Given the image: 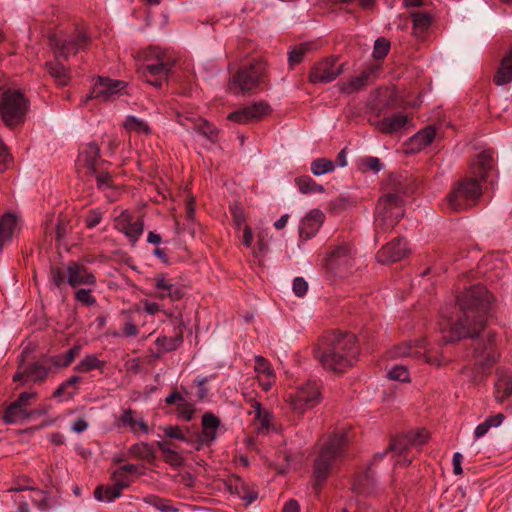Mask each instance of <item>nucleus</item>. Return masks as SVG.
I'll return each mask as SVG.
<instances>
[{
    "label": "nucleus",
    "instance_id": "nucleus-1",
    "mask_svg": "<svg viewBox=\"0 0 512 512\" xmlns=\"http://www.w3.org/2000/svg\"><path fill=\"white\" fill-rule=\"evenodd\" d=\"M492 300L493 296L484 286H473L458 297L456 317L441 324L445 343L464 338L473 339L474 358L482 369L489 368L499 358L494 334L488 333L484 338H478L485 327L486 315Z\"/></svg>",
    "mask_w": 512,
    "mask_h": 512
},
{
    "label": "nucleus",
    "instance_id": "nucleus-2",
    "mask_svg": "<svg viewBox=\"0 0 512 512\" xmlns=\"http://www.w3.org/2000/svg\"><path fill=\"white\" fill-rule=\"evenodd\" d=\"M493 165V152L491 150L480 152L470 165L473 177L460 179L447 195L448 207L454 211H462L474 205L482 193L481 180H485Z\"/></svg>",
    "mask_w": 512,
    "mask_h": 512
},
{
    "label": "nucleus",
    "instance_id": "nucleus-3",
    "mask_svg": "<svg viewBox=\"0 0 512 512\" xmlns=\"http://www.w3.org/2000/svg\"><path fill=\"white\" fill-rule=\"evenodd\" d=\"M314 355L324 369L337 373L351 367L358 355L356 336L351 333H340L333 336L329 346L322 350L314 349Z\"/></svg>",
    "mask_w": 512,
    "mask_h": 512
},
{
    "label": "nucleus",
    "instance_id": "nucleus-4",
    "mask_svg": "<svg viewBox=\"0 0 512 512\" xmlns=\"http://www.w3.org/2000/svg\"><path fill=\"white\" fill-rule=\"evenodd\" d=\"M134 57L140 63L139 72L143 79L156 88L162 87L175 64L168 50L155 45L138 50Z\"/></svg>",
    "mask_w": 512,
    "mask_h": 512
},
{
    "label": "nucleus",
    "instance_id": "nucleus-5",
    "mask_svg": "<svg viewBox=\"0 0 512 512\" xmlns=\"http://www.w3.org/2000/svg\"><path fill=\"white\" fill-rule=\"evenodd\" d=\"M347 443V434L344 431H337L330 435L322 446L314 463V476L318 485L327 479L332 467L342 457Z\"/></svg>",
    "mask_w": 512,
    "mask_h": 512
},
{
    "label": "nucleus",
    "instance_id": "nucleus-6",
    "mask_svg": "<svg viewBox=\"0 0 512 512\" xmlns=\"http://www.w3.org/2000/svg\"><path fill=\"white\" fill-rule=\"evenodd\" d=\"M403 215V200L398 190L381 197L378 201L375 219L376 237H379L380 233L392 230Z\"/></svg>",
    "mask_w": 512,
    "mask_h": 512
},
{
    "label": "nucleus",
    "instance_id": "nucleus-7",
    "mask_svg": "<svg viewBox=\"0 0 512 512\" xmlns=\"http://www.w3.org/2000/svg\"><path fill=\"white\" fill-rule=\"evenodd\" d=\"M428 438L429 433L425 429L397 437L392 440L388 449L383 453H377L374 458L381 459L388 452H391L393 457H399V459L396 460V465H409L412 462V457L409 455L412 454L414 450L418 452L421 446L427 442Z\"/></svg>",
    "mask_w": 512,
    "mask_h": 512
},
{
    "label": "nucleus",
    "instance_id": "nucleus-8",
    "mask_svg": "<svg viewBox=\"0 0 512 512\" xmlns=\"http://www.w3.org/2000/svg\"><path fill=\"white\" fill-rule=\"evenodd\" d=\"M355 265V249L348 242L335 246L326 258V272L334 277H346Z\"/></svg>",
    "mask_w": 512,
    "mask_h": 512
},
{
    "label": "nucleus",
    "instance_id": "nucleus-9",
    "mask_svg": "<svg viewBox=\"0 0 512 512\" xmlns=\"http://www.w3.org/2000/svg\"><path fill=\"white\" fill-rule=\"evenodd\" d=\"M28 100L19 90H7L0 100V115L6 126L20 123L28 110Z\"/></svg>",
    "mask_w": 512,
    "mask_h": 512
},
{
    "label": "nucleus",
    "instance_id": "nucleus-10",
    "mask_svg": "<svg viewBox=\"0 0 512 512\" xmlns=\"http://www.w3.org/2000/svg\"><path fill=\"white\" fill-rule=\"evenodd\" d=\"M321 401V392L316 382L307 381L300 385L294 394L289 395L288 403L292 411L303 415Z\"/></svg>",
    "mask_w": 512,
    "mask_h": 512
},
{
    "label": "nucleus",
    "instance_id": "nucleus-11",
    "mask_svg": "<svg viewBox=\"0 0 512 512\" xmlns=\"http://www.w3.org/2000/svg\"><path fill=\"white\" fill-rule=\"evenodd\" d=\"M264 73V65L253 63L237 71L229 82V89L235 94H245L254 89L260 82Z\"/></svg>",
    "mask_w": 512,
    "mask_h": 512
},
{
    "label": "nucleus",
    "instance_id": "nucleus-12",
    "mask_svg": "<svg viewBox=\"0 0 512 512\" xmlns=\"http://www.w3.org/2000/svg\"><path fill=\"white\" fill-rule=\"evenodd\" d=\"M49 41L50 45L56 49L55 53L64 58L85 49L89 44V38L84 32H78L70 38L53 35Z\"/></svg>",
    "mask_w": 512,
    "mask_h": 512
},
{
    "label": "nucleus",
    "instance_id": "nucleus-13",
    "mask_svg": "<svg viewBox=\"0 0 512 512\" xmlns=\"http://www.w3.org/2000/svg\"><path fill=\"white\" fill-rule=\"evenodd\" d=\"M125 87L126 84L123 81L99 77L94 83L90 94L85 97L84 102L90 99L109 101L120 95Z\"/></svg>",
    "mask_w": 512,
    "mask_h": 512
},
{
    "label": "nucleus",
    "instance_id": "nucleus-14",
    "mask_svg": "<svg viewBox=\"0 0 512 512\" xmlns=\"http://www.w3.org/2000/svg\"><path fill=\"white\" fill-rule=\"evenodd\" d=\"M114 227L123 233L132 244H135L144 231V221L142 218L132 220V215L128 210H122L114 219Z\"/></svg>",
    "mask_w": 512,
    "mask_h": 512
},
{
    "label": "nucleus",
    "instance_id": "nucleus-15",
    "mask_svg": "<svg viewBox=\"0 0 512 512\" xmlns=\"http://www.w3.org/2000/svg\"><path fill=\"white\" fill-rule=\"evenodd\" d=\"M271 112L270 105L266 101H258L250 106L230 113L226 118L230 121L246 124L253 121H260Z\"/></svg>",
    "mask_w": 512,
    "mask_h": 512
},
{
    "label": "nucleus",
    "instance_id": "nucleus-16",
    "mask_svg": "<svg viewBox=\"0 0 512 512\" xmlns=\"http://www.w3.org/2000/svg\"><path fill=\"white\" fill-rule=\"evenodd\" d=\"M104 164L100 160V148L94 142L88 143L81 148L76 161L78 170H86L89 174L98 172L99 168L104 166Z\"/></svg>",
    "mask_w": 512,
    "mask_h": 512
},
{
    "label": "nucleus",
    "instance_id": "nucleus-17",
    "mask_svg": "<svg viewBox=\"0 0 512 512\" xmlns=\"http://www.w3.org/2000/svg\"><path fill=\"white\" fill-rule=\"evenodd\" d=\"M336 59L330 58L315 65L309 75L312 83H329L343 72V65H336Z\"/></svg>",
    "mask_w": 512,
    "mask_h": 512
},
{
    "label": "nucleus",
    "instance_id": "nucleus-18",
    "mask_svg": "<svg viewBox=\"0 0 512 512\" xmlns=\"http://www.w3.org/2000/svg\"><path fill=\"white\" fill-rule=\"evenodd\" d=\"M409 253L406 241L398 238L387 243L377 253V261L381 264H388L402 260Z\"/></svg>",
    "mask_w": 512,
    "mask_h": 512
},
{
    "label": "nucleus",
    "instance_id": "nucleus-19",
    "mask_svg": "<svg viewBox=\"0 0 512 512\" xmlns=\"http://www.w3.org/2000/svg\"><path fill=\"white\" fill-rule=\"evenodd\" d=\"M115 426L119 429L127 428L134 435L139 432L149 433V427L143 417L131 408L124 409L119 417L115 420Z\"/></svg>",
    "mask_w": 512,
    "mask_h": 512
},
{
    "label": "nucleus",
    "instance_id": "nucleus-20",
    "mask_svg": "<svg viewBox=\"0 0 512 512\" xmlns=\"http://www.w3.org/2000/svg\"><path fill=\"white\" fill-rule=\"evenodd\" d=\"M226 490H229L235 498L244 500L246 505H250L258 497V493L236 475H231L226 479Z\"/></svg>",
    "mask_w": 512,
    "mask_h": 512
},
{
    "label": "nucleus",
    "instance_id": "nucleus-21",
    "mask_svg": "<svg viewBox=\"0 0 512 512\" xmlns=\"http://www.w3.org/2000/svg\"><path fill=\"white\" fill-rule=\"evenodd\" d=\"M325 215L320 209L311 210L301 221L299 234L305 239L314 237L324 223Z\"/></svg>",
    "mask_w": 512,
    "mask_h": 512
},
{
    "label": "nucleus",
    "instance_id": "nucleus-22",
    "mask_svg": "<svg viewBox=\"0 0 512 512\" xmlns=\"http://www.w3.org/2000/svg\"><path fill=\"white\" fill-rule=\"evenodd\" d=\"M246 400L251 403L254 413V419L257 423V430L261 433H267L273 428V416L264 409L260 402L253 399L251 395H244Z\"/></svg>",
    "mask_w": 512,
    "mask_h": 512
},
{
    "label": "nucleus",
    "instance_id": "nucleus-23",
    "mask_svg": "<svg viewBox=\"0 0 512 512\" xmlns=\"http://www.w3.org/2000/svg\"><path fill=\"white\" fill-rule=\"evenodd\" d=\"M68 283L71 286L92 285L95 283V276L83 265L72 263L67 267Z\"/></svg>",
    "mask_w": 512,
    "mask_h": 512
},
{
    "label": "nucleus",
    "instance_id": "nucleus-24",
    "mask_svg": "<svg viewBox=\"0 0 512 512\" xmlns=\"http://www.w3.org/2000/svg\"><path fill=\"white\" fill-rule=\"evenodd\" d=\"M425 351L424 341H417L415 346H412L410 342H405L395 347L392 351V355L393 357H423L427 363H433L432 359L426 355Z\"/></svg>",
    "mask_w": 512,
    "mask_h": 512
},
{
    "label": "nucleus",
    "instance_id": "nucleus-25",
    "mask_svg": "<svg viewBox=\"0 0 512 512\" xmlns=\"http://www.w3.org/2000/svg\"><path fill=\"white\" fill-rule=\"evenodd\" d=\"M18 229V220L14 214L7 213L0 218V251L12 242Z\"/></svg>",
    "mask_w": 512,
    "mask_h": 512
},
{
    "label": "nucleus",
    "instance_id": "nucleus-26",
    "mask_svg": "<svg viewBox=\"0 0 512 512\" xmlns=\"http://www.w3.org/2000/svg\"><path fill=\"white\" fill-rule=\"evenodd\" d=\"M493 81L497 86H502L512 82V46L502 57Z\"/></svg>",
    "mask_w": 512,
    "mask_h": 512
},
{
    "label": "nucleus",
    "instance_id": "nucleus-27",
    "mask_svg": "<svg viewBox=\"0 0 512 512\" xmlns=\"http://www.w3.org/2000/svg\"><path fill=\"white\" fill-rule=\"evenodd\" d=\"M408 122V117L405 114H395L385 117L377 122L376 127L379 131L385 134H393L400 131Z\"/></svg>",
    "mask_w": 512,
    "mask_h": 512
},
{
    "label": "nucleus",
    "instance_id": "nucleus-28",
    "mask_svg": "<svg viewBox=\"0 0 512 512\" xmlns=\"http://www.w3.org/2000/svg\"><path fill=\"white\" fill-rule=\"evenodd\" d=\"M436 137V129L434 126H427L418 131L410 138L411 150L421 151L429 146Z\"/></svg>",
    "mask_w": 512,
    "mask_h": 512
},
{
    "label": "nucleus",
    "instance_id": "nucleus-29",
    "mask_svg": "<svg viewBox=\"0 0 512 512\" xmlns=\"http://www.w3.org/2000/svg\"><path fill=\"white\" fill-rule=\"evenodd\" d=\"M220 426V420L212 413H205L202 417V436L201 442L209 444L216 438L217 430Z\"/></svg>",
    "mask_w": 512,
    "mask_h": 512
},
{
    "label": "nucleus",
    "instance_id": "nucleus-30",
    "mask_svg": "<svg viewBox=\"0 0 512 512\" xmlns=\"http://www.w3.org/2000/svg\"><path fill=\"white\" fill-rule=\"evenodd\" d=\"M137 472V466L135 464H127L114 470L111 474V480L121 490L129 487L132 482L129 474Z\"/></svg>",
    "mask_w": 512,
    "mask_h": 512
},
{
    "label": "nucleus",
    "instance_id": "nucleus-31",
    "mask_svg": "<svg viewBox=\"0 0 512 512\" xmlns=\"http://www.w3.org/2000/svg\"><path fill=\"white\" fill-rule=\"evenodd\" d=\"M31 418V414L28 413L26 408L13 402L4 411L3 420L7 424H16Z\"/></svg>",
    "mask_w": 512,
    "mask_h": 512
},
{
    "label": "nucleus",
    "instance_id": "nucleus-32",
    "mask_svg": "<svg viewBox=\"0 0 512 512\" xmlns=\"http://www.w3.org/2000/svg\"><path fill=\"white\" fill-rule=\"evenodd\" d=\"M178 122L181 125L185 126L188 131L193 130L205 137L210 138L213 134L211 125L203 119L199 118V119L195 120V119H190L187 117L182 119L181 117H179Z\"/></svg>",
    "mask_w": 512,
    "mask_h": 512
},
{
    "label": "nucleus",
    "instance_id": "nucleus-33",
    "mask_svg": "<svg viewBox=\"0 0 512 512\" xmlns=\"http://www.w3.org/2000/svg\"><path fill=\"white\" fill-rule=\"evenodd\" d=\"M512 394V373L501 375L495 383V398L505 401Z\"/></svg>",
    "mask_w": 512,
    "mask_h": 512
},
{
    "label": "nucleus",
    "instance_id": "nucleus-34",
    "mask_svg": "<svg viewBox=\"0 0 512 512\" xmlns=\"http://www.w3.org/2000/svg\"><path fill=\"white\" fill-rule=\"evenodd\" d=\"M81 381L79 376H71L55 390L53 397L71 399L78 391L77 384Z\"/></svg>",
    "mask_w": 512,
    "mask_h": 512
},
{
    "label": "nucleus",
    "instance_id": "nucleus-35",
    "mask_svg": "<svg viewBox=\"0 0 512 512\" xmlns=\"http://www.w3.org/2000/svg\"><path fill=\"white\" fill-rule=\"evenodd\" d=\"M90 174L96 177L98 189L102 191H112L113 194H115V191L113 190V182L111 179V175L108 172L104 171L103 166L99 168L98 172ZM106 197L110 201L115 199V195H111L109 193L106 194Z\"/></svg>",
    "mask_w": 512,
    "mask_h": 512
},
{
    "label": "nucleus",
    "instance_id": "nucleus-36",
    "mask_svg": "<svg viewBox=\"0 0 512 512\" xmlns=\"http://www.w3.org/2000/svg\"><path fill=\"white\" fill-rule=\"evenodd\" d=\"M412 22H413V34L416 37H421L425 31L431 25V18L427 13H412L411 14Z\"/></svg>",
    "mask_w": 512,
    "mask_h": 512
},
{
    "label": "nucleus",
    "instance_id": "nucleus-37",
    "mask_svg": "<svg viewBox=\"0 0 512 512\" xmlns=\"http://www.w3.org/2000/svg\"><path fill=\"white\" fill-rule=\"evenodd\" d=\"M295 183L303 194L323 193L324 187L317 184L310 176H301L295 179Z\"/></svg>",
    "mask_w": 512,
    "mask_h": 512
},
{
    "label": "nucleus",
    "instance_id": "nucleus-38",
    "mask_svg": "<svg viewBox=\"0 0 512 512\" xmlns=\"http://www.w3.org/2000/svg\"><path fill=\"white\" fill-rule=\"evenodd\" d=\"M157 446L164 454V460L166 463L174 467H180L183 465V457L181 454L170 448L167 442L159 441L157 442Z\"/></svg>",
    "mask_w": 512,
    "mask_h": 512
},
{
    "label": "nucleus",
    "instance_id": "nucleus-39",
    "mask_svg": "<svg viewBox=\"0 0 512 512\" xmlns=\"http://www.w3.org/2000/svg\"><path fill=\"white\" fill-rule=\"evenodd\" d=\"M122 490L118 488L115 484H112L107 487L99 486L94 491V496L99 501H107L112 502L116 498L120 497Z\"/></svg>",
    "mask_w": 512,
    "mask_h": 512
},
{
    "label": "nucleus",
    "instance_id": "nucleus-40",
    "mask_svg": "<svg viewBox=\"0 0 512 512\" xmlns=\"http://www.w3.org/2000/svg\"><path fill=\"white\" fill-rule=\"evenodd\" d=\"M48 374V369L39 364L32 363L28 367L25 368V382H39L46 378Z\"/></svg>",
    "mask_w": 512,
    "mask_h": 512
},
{
    "label": "nucleus",
    "instance_id": "nucleus-41",
    "mask_svg": "<svg viewBox=\"0 0 512 512\" xmlns=\"http://www.w3.org/2000/svg\"><path fill=\"white\" fill-rule=\"evenodd\" d=\"M504 420V415L502 413H498L494 416H489L483 423L479 424L474 431L475 437L481 438L487 434V432L492 427H498L501 425Z\"/></svg>",
    "mask_w": 512,
    "mask_h": 512
},
{
    "label": "nucleus",
    "instance_id": "nucleus-42",
    "mask_svg": "<svg viewBox=\"0 0 512 512\" xmlns=\"http://www.w3.org/2000/svg\"><path fill=\"white\" fill-rule=\"evenodd\" d=\"M155 287L156 289L160 290L158 294V297L160 298H164L167 296L171 298L178 297V291L176 287L163 276H157L155 278Z\"/></svg>",
    "mask_w": 512,
    "mask_h": 512
},
{
    "label": "nucleus",
    "instance_id": "nucleus-43",
    "mask_svg": "<svg viewBox=\"0 0 512 512\" xmlns=\"http://www.w3.org/2000/svg\"><path fill=\"white\" fill-rule=\"evenodd\" d=\"M103 362L94 354L86 355L75 367L74 370L81 373H87L94 369L101 368Z\"/></svg>",
    "mask_w": 512,
    "mask_h": 512
},
{
    "label": "nucleus",
    "instance_id": "nucleus-44",
    "mask_svg": "<svg viewBox=\"0 0 512 512\" xmlns=\"http://www.w3.org/2000/svg\"><path fill=\"white\" fill-rule=\"evenodd\" d=\"M124 128L129 132L149 134L150 128L145 121L133 115L127 116L123 124Z\"/></svg>",
    "mask_w": 512,
    "mask_h": 512
},
{
    "label": "nucleus",
    "instance_id": "nucleus-45",
    "mask_svg": "<svg viewBox=\"0 0 512 512\" xmlns=\"http://www.w3.org/2000/svg\"><path fill=\"white\" fill-rule=\"evenodd\" d=\"M370 73L367 71L361 72L360 75L352 77L348 82L343 83L341 89L346 93H352L365 86Z\"/></svg>",
    "mask_w": 512,
    "mask_h": 512
},
{
    "label": "nucleus",
    "instance_id": "nucleus-46",
    "mask_svg": "<svg viewBox=\"0 0 512 512\" xmlns=\"http://www.w3.org/2000/svg\"><path fill=\"white\" fill-rule=\"evenodd\" d=\"M48 67L50 75L56 80V82L59 85L64 86L69 82L70 78L68 72L61 63L56 61L55 63H50Z\"/></svg>",
    "mask_w": 512,
    "mask_h": 512
},
{
    "label": "nucleus",
    "instance_id": "nucleus-47",
    "mask_svg": "<svg viewBox=\"0 0 512 512\" xmlns=\"http://www.w3.org/2000/svg\"><path fill=\"white\" fill-rule=\"evenodd\" d=\"M182 341L181 335L174 337L160 336L156 339L155 343L161 348L162 352H170L176 350L182 344Z\"/></svg>",
    "mask_w": 512,
    "mask_h": 512
},
{
    "label": "nucleus",
    "instance_id": "nucleus-48",
    "mask_svg": "<svg viewBox=\"0 0 512 512\" xmlns=\"http://www.w3.org/2000/svg\"><path fill=\"white\" fill-rule=\"evenodd\" d=\"M254 369L258 379H262L263 377H276L275 371L270 363L262 356L255 357Z\"/></svg>",
    "mask_w": 512,
    "mask_h": 512
},
{
    "label": "nucleus",
    "instance_id": "nucleus-49",
    "mask_svg": "<svg viewBox=\"0 0 512 512\" xmlns=\"http://www.w3.org/2000/svg\"><path fill=\"white\" fill-rule=\"evenodd\" d=\"M310 169L315 176H321L334 171L335 164L326 158H317L311 163Z\"/></svg>",
    "mask_w": 512,
    "mask_h": 512
},
{
    "label": "nucleus",
    "instance_id": "nucleus-50",
    "mask_svg": "<svg viewBox=\"0 0 512 512\" xmlns=\"http://www.w3.org/2000/svg\"><path fill=\"white\" fill-rule=\"evenodd\" d=\"M131 453L140 459L151 461L155 458V453L152 447L145 442L135 444L131 447Z\"/></svg>",
    "mask_w": 512,
    "mask_h": 512
},
{
    "label": "nucleus",
    "instance_id": "nucleus-51",
    "mask_svg": "<svg viewBox=\"0 0 512 512\" xmlns=\"http://www.w3.org/2000/svg\"><path fill=\"white\" fill-rule=\"evenodd\" d=\"M195 406L184 397L177 403V417L185 421H191L194 417Z\"/></svg>",
    "mask_w": 512,
    "mask_h": 512
},
{
    "label": "nucleus",
    "instance_id": "nucleus-52",
    "mask_svg": "<svg viewBox=\"0 0 512 512\" xmlns=\"http://www.w3.org/2000/svg\"><path fill=\"white\" fill-rule=\"evenodd\" d=\"M230 211L233 218V225L235 229L240 232L242 227L245 226L246 222V215L244 210L238 203H234L230 205Z\"/></svg>",
    "mask_w": 512,
    "mask_h": 512
},
{
    "label": "nucleus",
    "instance_id": "nucleus-53",
    "mask_svg": "<svg viewBox=\"0 0 512 512\" xmlns=\"http://www.w3.org/2000/svg\"><path fill=\"white\" fill-rule=\"evenodd\" d=\"M79 350V347L75 346L69 349L65 354L53 357V364L57 367H66L70 365L75 356L79 353Z\"/></svg>",
    "mask_w": 512,
    "mask_h": 512
},
{
    "label": "nucleus",
    "instance_id": "nucleus-54",
    "mask_svg": "<svg viewBox=\"0 0 512 512\" xmlns=\"http://www.w3.org/2000/svg\"><path fill=\"white\" fill-rule=\"evenodd\" d=\"M309 44H300L299 46L294 47L289 52L288 61L291 67H294L296 64L300 63L303 60L304 55L309 51Z\"/></svg>",
    "mask_w": 512,
    "mask_h": 512
},
{
    "label": "nucleus",
    "instance_id": "nucleus-55",
    "mask_svg": "<svg viewBox=\"0 0 512 512\" xmlns=\"http://www.w3.org/2000/svg\"><path fill=\"white\" fill-rule=\"evenodd\" d=\"M387 375L391 380L401 381V382H409L410 381L408 369L406 368V366H403V365L394 366L393 368H391L388 371Z\"/></svg>",
    "mask_w": 512,
    "mask_h": 512
},
{
    "label": "nucleus",
    "instance_id": "nucleus-56",
    "mask_svg": "<svg viewBox=\"0 0 512 512\" xmlns=\"http://www.w3.org/2000/svg\"><path fill=\"white\" fill-rule=\"evenodd\" d=\"M390 43L385 38H378L375 41L373 57L377 60L383 59L389 52Z\"/></svg>",
    "mask_w": 512,
    "mask_h": 512
},
{
    "label": "nucleus",
    "instance_id": "nucleus-57",
    "mask_svg": "<svg viewBox=\"0 0 512 512\" xmlns=\"http://www.w3.org/2000/svg\"><path fill=\"white\" fill-rule=\"evenodd\" d=\"M138 334H139V329L132 320H129L123 324V327H122V335L123 336L130 338V337H135ZM111 335L113 337H120L121 333L113 332V333H111Z\"/></svg>",
    "mask_w": 512,
    "mask_h": 512
},
{
    "label": "nucleus",
    "instance_id": "nucleus-58",
    "mask_svg": "<svg viewBox=\"0 0 512 512\" xmlns=\"http://www.w3.org/2000/svg\"><path fill=\"white\" fill-rule=\"evenodd\" d=\"M102 212L98 209L90 210L85 218V224L88 228L92 229L96 227L102 221Z\"/></svg>",
    "mask_w": 512,
    "mask_h": 512
},
{
    "label": "nucleus",
    "instance_id": "nucleus-59",
    "mask_svg": "<svg viewBox=\"0 0 512 512\" xmlns=\"http://www.w3.org/2000/svg\"><path fill=\"white\" fill-rule=\"evenodd\" d=\"M12 160V156L8 152L7 147L0 139V172H4L8 169V166Z\"/></svg>",
    "mask_w": 512,
    "mask_h": 512
},
{
    "label": "nucleus",
    "instance_id": "nucleus-60",
    "mask_svg": "<svg viewBox=\"0 0 512 512\" xmlns=\"http://www.w3.org/2000/svg\"><path fill=\"white\" fill-rule=\"evenodd\" d=\"M75 298L85 304V305H94L96 303L95 298L91 294L90 289H79L75 293Z\"/></svg>",
    "mask_w": 512,
    "mask_h": 512
},
{
    "label": "nucleus",
    "instance_id": "nucleus-61",
    "mask_svg": "<svg viewBox=\"0 0 512 512\" xmlns=\"http://www.w3.org/2000/svg\"><path fill=\"white\" fill-rule=\"evenodd\" d=\"M144 502L150 504L162 512H175L176 509L163 503L155 496H149L144 498Z\"/></svg>",
    "mask_w": 512,
    "mask_h": 512
},
{
    "label": "nucleus",
    "instance_id": "nucleus-62",
    "mask_svg": "<svg viewBox=\"0 0 512 512\" xmlns=\"http://www.w3.org/2000/svg\"><path fill=\"white\" fill-rule=\"evenodd\" d=\"M308 290V283L302 277H296L293 281V292L298 297H303Z\"/></svg>",
    "mask_w": 512,
    "mask_h": 512
},
{
    "label": "nucleus",
    "instance_id": "nucleus-63",
    "mask_svg": "<svg viewBox=\"0 0 512 512\" xmlns=\"http://www.w3.org/2000/svg\"><path fill=\"white\" fill-rule=\"evenodd\" d=\"M244 246L251 248L253 243V233L249 226L245 225L242 229V234L238 235Z\"/></svg>",
    "mask_w": 512,
    "mask_h": 512
},
{
    "label": "nucleus",
    "instance_id": "nucleus-64",
    "mask_svg": "<svg viewBox=\"0 0 512 512\" xmlns=\"http://www.w3.org/2000/svg\"><path fill=\"white\" fill-rule=\"evenodd\" d=\"M164 433L169 438H174L178 440L185 441L186 437L182 433L181 429L178 426H167L164 428Z\"/></svg>",
    "mask_w": 512,
    "mask_h": 512
}]
</instances>
